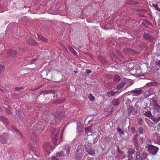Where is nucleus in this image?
I'll return each instance as SVG.
<instances>
[{"mask_svg":"<svg viewBox=\"0 0 160 160\" xmlns=\"http://www.w3.org/2000/svg\"><path fill=\"white\" fill-rule=\"evenodd\" d=\"M152 102L153 106L155 108L158 104L157 100L155 99H153L152 100Z\"/></svg>","mask_w":160,"mask_h":160,"instance_id":"nucleus-27","label":"nucleus"},{"mask_svg":"<svg viewBox=\"0 0 160 160\" xmlns=\"http://www.w3.org/2000/svg\"><path fill=\"white\" fill-rule=\"evenodd\" d=\"M118 56H120L121 55V54L120 52L119 51H118Z\"/></svg>","mask_w":160,"mask_h":160,"instance_id":"nucleus-52","label":"nucleus"},{"mask_svg":"<svg viewBox=\"0 0 160 160\" xmlns=\"http://www.w3.org/2000/svg\"><path fill=\"white\" fill-rule=\"evenodd\" d=\"M64 48H65V49H66V47L65 46H64Z\"/></svg>","mask_w":160,"mask_h":160,"instance_id":"nucleus-57","label":"nucleus"},{"mask_svg":"<svg viewBox=\"0 0 160 160\" xmlns=\"http://www.w3.org/2000/svg\"><path fill=\"white\" fill-rule=\"evenodd\" d=\"M157 111L160 112V106L159 105L157 106L155 108Z\"/></svg>","mask_w":160,"mask_h":160,"instance_id":"nucleus-37","label":"nucleus"},{"mask_svg":"<svg viewBox=\"0 0 160 160\" xmlns=\"http://www.w3.org/2000/svg\"><path fill=\"white\" fill-rule=\"evenodd\" d=\"M51 160H59L56 156H53L52 157Z\"/></svg>","mask_w":160,"mask_h":160,"instance_id":"nucleus-43","label":"nucleus"},{"mask_svg":"<svg viewBox=\"0 0 160 160\" xmlns=\"http://www.w3.org/2000/svg\"><path fill=\"white\" fill-rule=\"evenodd\" d=\"M140 140H142V141H143V138H140Z\"/></svg>","mask_w":160,"mask_h":160,"instance_id":"nucleus-55","label":"nucleus"},{"mask_svg":"<svg viewBox=\"0 0 160 160\" xmlns=\"http://www.w3.org/2000/svg\"><path fill=\"white\" fill-rule=\"evenodd\" d=\"M142 111L143 112H145L144 115L145 116L148 117L150 118L152 116V113L150 111H148L145 108H143Z\"/></svg>","mask_w":160,"mask_h":160,"instance_id":"nucleus-7","label":"nucleus"},{"mask_svg":"<svg viewBox=\"0 0 160 160\" xmlns=\"http://www.w3.org/2000/svg\"><path fill=\"white\" fill-rule=\"evenodd\" d=\"M135 143V146L136 147V149L138 150V142H137V143Z\"/></svg>","mask_w":160,"mask_h":160,"instance_id":"nucleus-42","label":"nucleus"},{"mask_svg":"<svg viewBox=\"0 0 160 160\" xmlns=\"http://www.w3.org/2000/svg\"><path fill=\"white\" fill-rule=\"evenodd\" d=\"M88 98L91 101H93L95 99L94 97L91 94H90L89 95Z\"/></svg>","mask_w":160,"mask_h":160,"instance_id":"nucleus-31","label":"nucleus"},{"mask_svg":"<svg viewBox=\"0 0 160 160\" xmlns=\"http://www.w3.org/2000/svg\"><path fill=\"white\" fill-rule=\"evenodd\" d=\"M112 104L114 106H117L119 104V99L118 98L114 99L112 101Z\"/></svg>","mask_w":160,"mask_h":160,"instance_id":"nucleus-21","label":"nucleus"},{"mask_svg":"<svg viewBox=\"0 0 160 160\" xmlns=\"http://www.w3.org/2000/svg\"><path fill=\"white\" fill-rule=\"evenodd\" d=\"M151 120L154 122L155 123H157L159 121L158 118H155L153 117H151Z\"/></svg>","mask_w":160,"mask_h":160,"instance_id":"nucleus-29","label":"nucleus"},{"mask_svg":"<svg viewBox=\"0 0 160 160\" xmlns=\"http://www.w3.org/2000/svg\"><path fill=\"white\" fill-rule=\"evenodd\" d=\"M132 92L135 96H138L141 94L142 91L140 90H132Z\"/></svg>","mask_w":160,"mask_h":160,"instance_id":"nucleus-11","label":"nucleus"},{"mask_svg":"<svg viewBox=\"0 0 160 160\" xmlns=\"http://www.w3.org/2000/svg\"><path fill=\"white\" fill-rule=\"evenodd\" d=\"M157 118L159 121H160V116L157 117Z\"/></svg>","mask_w":160,"mask_h":160,"instance_id":"nucleus-53","label":"nucleus"},{"mask_svg":"<svg viewBox=\"0 0 160 160\" xmlns=\"http://www.w3.org/2000/svg\"><path fill=\"white\" fill-rule=\"evenodd\" d=\"M12 97L13 98H17L19 97V94L16 93H14L12 94Z\"/></svg>","mask_w":160,"mask_h":160,"instance_id":"nucleus-33","label":"nucleus"},{"mask_svg":"<svg viewBox=\"0 0 160 160\" xmlns=\"http://www.w3.org/2000/svg\"><path fill=\"white\" fill-rule=\"evenodd\" d=\"M117 130L118 132L121 134L122 135L124 134V132L119 128H117Z\"/></svg>","mask_w":160,"mask_h":160,"instance_id":"nucleus-34","label":"nucleus"},{"mask_svg":"<svg viewBox=\"0 0 160 160\" xmlns=\"http://www.w3.org/2000/svg\"><path fill=\"white\" fill-rule=\"evenodd\" d=\"M24 88L21 87H16L14 89L15 90H18L20 91L23 90Z\"/></svg>","mask_w":160,"mask_h":160,"instance_id":"nucleus-35","label":"nucleus"},{"mask_svg":"<svg viewBox=\"0 0 160 160\" xmlns=\"http://www.w3.org/2000/svg\"><path fill=\"white\" fill-rule=\"evenodd\" d=\"M140 158L139 155L138 154L137 152L136 153V159L135 160H139Z\"/></svg>","mask_w":160,"mask_h":160,"instance_id":"nucleus-41","label":"nucleus"},{"mask_svg":"<svg viewBox=\"0 0 160 160\" xmlns=\"http://www.w3.org/2000/svg\"><path fill=\"white\" fill-rule=\"evenodd\" d=\"M138 134L135 135L132 138V141L134 143H137L138 141Z\"/></svg>","mask_w":160,"mask_h":160,"instance_id":"nucleus-22","label":"nucleus"},{"mask_svg":"<svg viewBox=\"0 0 160 160\" xmlns=\"http://www.w3.org/2000/svg\"><path fill=\"white\" fill-rule=\"evenodd\" d=\"M87 20L88 22H91V21H90L88 19H87Z\"/></svg>","mask_w":160,"mask_h":160,"instance_id":"nucleus-54","label":"nucleus"},{"mask_svg":"<svg viewBox=\"0 0 160 160\" xmlns=\"http://www.w3.org/2000/svg\"><path fill=\"white\" fill-rule=\"evenodd\" d=\"M54 116L57 119H58L59 120L61 119L63 116L62 114H61L59 111H57V112L55 114Z\"/></svg>","mask_w":160,"mask_h":160,"instance_id":"nucleus-13","label":"nucleus"},{"mask_svg":"<svg viewBox=\"0 0 160 160\" xmlns=\"http://www.w3.org/2000/svg\"><path fill=\"white\" fill-rule=\"evenodd\" d=\"M118 91H111L109 92H107L106 93V95L108 97H110L112 96H113L116 94Z\"/></svg>","mask_w":160,"mask_h":160,"instance_id":"nucleus-12","label":"nucleus"},{"mask_svg":"<svg viewBox=\"0 0 160 160\" xmlns=\"http://www.w3.org/2000/svg\"><path fill=\"white\" fill-rule=\"evenodd\" d=\"M8 136L7 133H3L0 135V142L2 144H5L7 142Z\"/></svg>","mask_w":160,"mask_h":160,"instance_id":"nucleus-6","label":"nucleus"},{"mask_svg":"<svg viewBox=\"0 0 160 160\" xmlns=\"http://www.w3.org/2000/svg\"><path fill=\"white\" fill-rule=\"evenodd\" d=\"M37 59V58H34L32 60L31 62V63L32 64H33L34 63V62L36 61Z\"/></svg>","mask_w":160,"mask_h":160,"instance_id":"nucleus-47","label":"nucleus"},{"mask_svg":"<svg viewBox=\"0 0 160 160\" xmlns=\"http://www.w3.org/2000/svg\"><path fill=\"white\" fill-rule=\"evenodd\" d=\"M86 133L88 135H90L91 134V130L90 127H87L85 128Z\"/></svg>","mask_w":160,"mask_h":160,"instance_id":"nucleus-19","label":"nucleus"},{"mask_svg":"<svg viewBox=\"0 0 160 160\" xmlns=\"http://www.w3.org/2000/svg\"><path fill=\"white\" fill-rule=\"evenodd\" d=\"M142 122H143V120L142 118H140L139 119L138 123L139 125H141L142 124Z\"/></svg>","mask_w":160,"mask_h":160,"instance_id":"nucleus-38","label":"nucleus"},{"mask_svg":"<svg viewBox=\"0 0 160 160\" xmlns=\"http://www.w3.org/2000/svg\"><path fill=\"white\" fill-rule=\"evenodd\" d=\"M37 36L38 38V39L41 40L44 42H47L48 41L47 39L42 36L37 34Z\"/></svg>","mask_w":160,"mask_h":160,"instance_id":"nucleus-17","label":"nucleus"},{"mask_svg":"<svg viewBox=\"0 0 160 160\" xmlns=\"http://www.w3.org/2000/svg\"><path fill=\"white\" fill-rule=\"evenodd\" d=\"M83 146L81 145H79L76 154V158L78 159H81L83 156Z\"/></svg>","mask_w":160,"mask_h":160,"instance_id":"nucleus-3","label":"nucleus"},{"mask_svg":"<svg viewBox=\"0 0 160 160\" xmlns=\"http://www.w3.org/2000/svg\"><path fill=\"white\" fill-rule=\"evenodd\" d=\"M0 90L2 92H3L5 90V89L4 88L2 87V88H1V86H0Z\"/></svg>","mask_w":160,"mask_h":160,"instance_id":"nucleus-46","label":"nucleus"},{"mask_svg":"<svg viewBox=\"0 0 160 160\" xmlns=\"http://www.w3.org/2000/svg\"><path fill=\"white\" fill-rule=\"evenodd\" d=\"M6 111L8 113H10V108L9 107H8L6 108Z\"/></svg>","mask_w":160,"mask_h":160,"instance_id":"nucleus-40","label":"nucleus"},{"mask_svg":"<svg viewBox=\"0 0 160 160\" xmlns=\"http://www.w3.org/2000/svg\"><path fill=\"white\" fill-rule=\"evenodd\" d=\"M68 49L74 55H76L77 54V52L72 47H69Z\"/></svg>","mask_w":160,"mask_h":160,"instance_id":"nucleus-24","label":"nucleus"},{"mask_svg":"<svg viewBox=\"0 0 160 160\" xmlns=\"http://www.w3.org/2000/svg\"><path fill=\"white\" fill-rule=\"evenodd\" d=\"M65 155L64 151H61L60 152H57L56 153V155L57 157H60L63 156Z\"/></svg>","mask_w":160,"mask_h":160,"instance_id":"nucleus-15","label":"nucleus"},{"mask_svg":"<svg viewBox=\"0 0 160 160\" xmlns=\"http://www.w3.org/2000/svg\"><path fill=\"white\" fill-rule=\"evenodd\" d=\"M13 129L17 133V134L19 135L21 138L22 137V135L21 133L17 129L15 128H13Z\"/></svg>","mask_w":160,"mask_h":160,"instance_id":"nucleus-26","label":"nucleus"},{"mask_svg":"<svg viewBox=\"0 0 160 160\" xmlns=\"http://www.w3.org/2000/svg\"><path fill=\"white\" fill-rule=\"evenodd\" d=\"M43 148L46 151L51 150V145L50 143L49 142H47L45 144Z\"/></svg>","mask_w":160,"mask_h":160,"instance_id":"nucleus-8","label":"nucleus"},{"mask_svg":"<svg viewBox=\"0 0 160 160\" xmlns=\"http://www.w3.org/2000/svg\"><path fill=\"white\" fill-rule=\"evenodd\" d=\"M126 83L125 82H122L120 83L116 87V88L118 90H120L125 85Z\"/></svg>","mask_w":160,"mask_h":160,"instance_id":"nucleus-14","label":"nucleus"},{"mask_svg":"<svg viewBox=\"0 0 160 160\" xmlns=\"http://www.w3.org/2000/svg\"><path fill=\"white\" fill-rule=\"evenodd\" d=\"M81 126L80 125H77V128L78 131H81Z\"/></svg>","mask_w":160,"mask_h":160,"instance_id":"nucleus-39","label":"nucleus"},{"mask_svg":"<svg viewBox=\"0 0 160 160\" xmlns=\"http://www.w3.org/2000/svg\"><path fill=\"white\" fill-rule=\"evenodd\" d=\"M35 42L34 39L31 38H29L27 41L28 43L30 44H33Z\"/></svg>","mask_w":160,"mask_h":160,"instance_id":"nucleus-28","label":"nucleus"},{"mask_svg":"<svg viewBox=\"0 0 160 160\" xmlns=\"http://www.w3.org/2000/svg\"><path fill=\"white\" fill-rule=\"evenodd\" d=\"M104 140L105 141L109 142L110 140V139L106 137L104 139Z\"/></svg>","mask_w":160,"mask_h":160,"instance_id":"nucleus-44","label":"nucleus"},{"mask_svg":"<svg viewBox=\"0 0 160 160\" xmlns=\"http://www.w3.org/2000/svg\"><path fill=\"white\" fill-rule=\"evenodd\" d=\"M86 71L87 74H89L90 73H91L92 72V71L88 69H87Z\"/></svg>","mask_w":160,"mask_h":160,"instance_id":"nucleus-48","label":"nucleus"},{"mask_svg":"<svg viewBox=\"0 0 160 160\" xmlns=\"http://www.w3.org/2000/svg\"><path fill=\"white\" fill-rule=\"evenodd\" d=\"M75 72L76 73H77V71Z\"/></svg>","mask_w":160,"mask_h":160,"instance_id":"nucleus-56","label":"nucleus"},{"mask_svg":"<svg viewBox=\"0 0 160 160\" xmlns=\"http://www.w3.org/2000/svg\"><path fill=\"white\" fill-rule=\"evenodd\" d=\"M144 38L148 40H151L152 39V37L148 34H145L144 35Z\"/></svg>","mask_w":160,"mask_h":160,"instance_id":"nucleus-18","label":"nucleus"},{"mask_svg":"<svg viewBox=\"0 0 160 160\" xmlns=\"http://www.w3.org/2000/svg\"><path fill=\"white\" fill-rule=\"evenodd\" d=\"M158 141L159 143H160V136H159L158 138Z\"/></svg>","mask_w":160,"mask_h":160,"instance_id":"nucleus-50","label":"nucleus"},{"mask_svg":"<svg viewBox=\"0 0 160 160\" xmlns=\"http://www.w3.org/2000/svg\"><path fill=\"white\" fill-rule=\"evenodd\" d=\"M152 5L158 11H160V8L158 7V6L157 4H152Z\"/></svg>","mask_w":160,"mask_h":160,"instance_id":"nucleus-32","label":"nucleus"},{"mask_svg":"<svg viewBox=\"0 0 160 160\" xmlns=\"http://www.w3.org/2000/svg\"><path fill=\"white\" fill-rule=\"evenodd\" d=\"M62 130V128L58 129L52 128V140L56 146H57L61 142Z\"/></svg>","mask_w":160,"mask_h":160,"instance_id":"nucleus-1","label":"nucleus"},{"mask_svg":"<svg viewBox=\"0 0 160 160\" xmlns=\"http://www.w3.org/2000/svg\"><path fill=\"white\" fill-rule=\"evenodd\" d=\"M148 152L150 154L155 155L158 152L159 149L152 144L148 145L147 147Z\"/></svg>","mask_w":160,"mask_h":160,"instance_id":"nucleus-2","label":"nucleus"},{"mask_svg":"<svg viewBox=\"0 0 160 160\" xmlns=\"http://www.w3.org/2000/svg\"><path fill=\"white\" fill-rule=\"evenodd\" d=\"M155 63L156 65L160 67V60L156 61Z\"/></svg>","mask_w":160,"mask_h":160,"instance_id":"nucleus-36","label":"nucleus"},{"mask_svg":"<svg viewBox=\"0 0 160 160\" xmlns=\"http://www.w3.org/2000/svg\"><path fill=\"white\" fill-rule=\"evenodd\" d=\"M70 146L68 145H67L64 147L63 151H64V152L65 151L66 152V154L68 155L70 152Z\"/></svg>","mask_w":160,"mask_h":160,"instance_id":"nucleus-10","label":"nucleus"},{"mask_svg":"<svg viewBox=\"0 0 160 160\" xmlns=\"http://www.w3.org/2000/svg\"><path fill=\"white\" fill-rule=\"evenodd\" d=\"M120 80V77L118 75H115L113 78V80L115 82H118Z\"/></svg>","mask_w":160,"mask_h":160,"instance_id":"nucleus-23","label":"nucleus"},{"mask_svg":"<svg viewBox=\"0 0 160 160\" xmlns=\"http://www.w3.org/2000/svg\"><path fill=\"white\" fill-rule=\"evenodd\" d=\"M42 118H43V119L44 120L46 121L48 119L47 118L45 119V118H44V116H45V114H43V115H42Z\"/></svg>","mask_w":160,"mask_h":160,"instance_id":"nucleus-49","label":"nucleus"},{"mask_svg":"<svg viewBox=\"0 0 160 160\" xmlns=\"http://www.w3.org/2000/svg\"><path fill=\"white\" fill-rule=\"evenodd\" d=\"M138 132L141 134H143L145 132V130L142 127H139L138 129Z\"/></svg>","mask_w":160,"mask_h":160,"instance_id":"nucleus-25","label":"nucleus"},{"mask_svg":"<svg viewBox=\"0 0 160 160\" xmlns=\"http://www.w3.org/2000/svg\"><path fill=\"white\" fill-rule=\"evenodd\" d=\"M85 148L87 152L89 155L93 156L95 154L94 150L88 145V143H85Z\"/></svg>","mask_w":160,"mask_h":160,"instance_id":"nucleus-4","label":"nucleus"},{"mask_svg":"<svg viewBox=\"0 0 160 160\" xmlns=\"http://www.w3.org/2000/svg\"><path fill=\"white\" fill-rule=\"evenodd\" d=\"M4 69V67L2 65H0V74L3 72Z\"/></svg>","mask_w":160,"mask_h":160,"instance_id":"nucleus-30","label":"nucleus"},{"mask_svg":"<svg viewBox=\"0 0 160 160\" xmlns=\"http://www.w3.org/2000/svg\"><path fill=\"white\" fill-rule=\"evenodd\" d=\"M128 113L131 114L133 113L135 111V108L132 106H129L128 108Z\"/></svg>","mask_w":160,"mask_h":160,"instance_id":"nucleus-16","label":"nucleus"},{"mask_svg":"<svg viewBox=\"0 0 160 160\" xmlns=\"http://www.w3.org/2000/svg\"><path fill=\"white\" fill-rule=\"evenodd\" d=\"M131 130L132 132L134 133L135 132V131H136V129L134 127H132L131 128Z\"/></svg>","mask_w":160,"mask_h":160,"instance_id":"nucleus-45","label":"nucleus"},{"mask_svg":"<svg viewBox=\"0 0 160 160\" xmlns=\"http://www.w3.org/2000/svg\"><path fill=\"white\" fill-rule=\"evenodd\" d=\"M153 83H156V82H150L149 83H147V84L148 85L149 84H151V85H152V84Z\"/></svg>","mask_w":160,"mask_h":160,"instance_id":"nucleus-51","label":"nucleus"},{"mask_svg":"<svg viewBox=\"0 0 160 160\" xmlns=\"http://www.w3.org/2000/svg\"><path fill=\"white\" fill-rule=\"evenodd\" d=\"M0 119L6 126L8 125L9 122L7 119L3 116H1Z\"/></svg>","mask_w":160,"mask_h":160,"instance_id":"nucleus-9","label":"nucleus"},{"mask_svg":"<svg viewBox=\"0 0 160 160\" xmlns=\"http://www.w3.org/2000/svg\"><path fill=\"white\" fill-rule=\"evenodd\" d=\"M135 150L132 148H129L128 151V154L132 155L135 152Z\"/></svg>","mask_w":160,"mask_h":160,"instance_id":"nucleus-20","label":"nucleus"},{"mask_svg":"<svg viewBox=\"0 0 160 160\" xmlns=\"http://www.w3.org/2000/svg\"><path fill=\"white\" fill-rule=\"evenodd\" d=\"M17 53L16 51L11 50L8 51L7 53V56L8 59H11L15 58Z\"/></svg>","mask_w":160,"mask_h":160,"instance_id":"nucleus-5","label":"nucleus"}]
</instances>
